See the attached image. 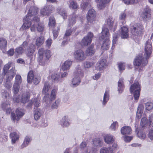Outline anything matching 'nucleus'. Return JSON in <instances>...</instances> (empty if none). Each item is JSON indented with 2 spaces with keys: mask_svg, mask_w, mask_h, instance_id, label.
Listing matches in <instances>:
<instances>
[{
  "mask_svg": "<svg viewBox=\"0 0 153 153\" xmlns=\"http://www.w3.org/2000/svg\"><path fill=\"white\" fill-rule=\"evenodd\" d=\"M27 9H29L27 14L24 18L23 24L20 29L25 30L30 27L32 24V25L30 27V30L32 32H34L36 30V26L38 31L42 32L45 28L44 25L42 22L38 23L39 19L38 17H34L38 12L37 8L30 5L27 6Z\"/></svg>",
  "mask_w": 153,
  "mask_h": 153,
  "instance_id": "f257e3e1",
  "label": "nucleus"
},
{
  "mask_svg": "<svg viewBox=\"0 0 153 153\" xmlns=\"http://www.w3.org/2000/svg\"><path fill=\"white\" fill-rule=\"evenodd\" d=\"M152 42L151 39H148L144 44L145 53L144 57H142L141 55H138L134 62L135 66H139L141 64L145 66L148 63L147 59L150 57L152 52Z\"/></svg>",
  "mask_w": 153,
  "mask_h": 153,
  "instance_id": "f03ea898",
  "label": "nucleus"
},
{
  "mask_svg": "<svg viewBox=\"0 0 153 153\" xmlns=\"http://www.w3.org/2000/svg\"><path fill=\"white\" fill-rule=\"evenodd\" d=\"M52 56L51 52L49 50L39 48L37 53V60L39 64L42 66L48 64L49 59Z\"/></svg>",
  "mask_w": 153,
  "mask_h": 153,
  "instance_id": "7ed1b4c3",
  "label": "nucleus"
},
{
  "mask_svg": "<svg viewBox=\"0 0 153 153\" xmlns=\"http://www.w3.org/2000/svg\"><path fill=\"white\" fill-rule=\"evenodd\" d=\"M16 74V71L14 67H12L11 69L7 72L6 76V81L4 83V86L7 89H10L12 86L11 81Z\"/></svg>",
  "mask_w": 153,
  "mask_h": 153,
  "instance_id": "20e7f679",
  "label": "nucleus"
},
{
  "mask_svg": "<svg viewBox=\"0 0 153 153\" xmlns=\"http://www.w3.org/2000/svg\"><path fill=\"white\" fill-rule=\"evenodd\" d=\"M131 30L132 34L139 36L141 35L144 31L143 25L140 23H132L131 24Z\"/></svg>",
  "mask_w": 153,
  "mask_h": 153,
  "instance_id": "39448f33",
  "label": "nucleus"
},
{
  "mask_svg": "<svg viewBox=\"0 0 153 153\" xmlns=\"http://www.w3.org/2000/svg\"><path fill=\"white\" fill-rule=\"evenodd\" d=\"M130 90L131 93L133 94L134 100H138L141 90V86L139 83L138 82H134L131 85Z\"/></svg>",
  "mask_w": 153,
  "mask_h": 153,
  "instance_id": "423d86ee",
  "label": "nucleus"
},
{
  "mask_svg": "<svg viewBox=\"0 0 153 153\" xmlns=\"http://www.w3.org/2000/svg\"><path fill=\"white\" fill-rule=\"evenodd\" d=\"M57 90V89H52L51 91L49 97V94H46L43 98V102H46V109L48 108V107L50 106V105H49V104L52 101L54 100L55 99Z\"/></svg>",
  "mask_w": 153,
  "mask_h": 153,
  "instance_id": "0eeeda50",
  "label": "nucleus"
},
{
  "mask_svg": "<svg viewBox=\"0 0 153 153\" xmlns=\"http://www.w3.org/2000/svg\"><path fill=\"white\" fill-rule=\"evenodd\" d=\"M74 58L78 62H81L86 59V56L84 51L81 49H79L74 51Z\"/></svg>",
  "mask_w": 153,
  "mask_h": 153,
  "instance_id": "6e6552de",
  "label": "nucleus"
},
{
  "mask_svg": "<svg viewBox=\"0 0 153 153\" xmlns=\"http://www.w3.org/2000/svg\"><path fill=\"white\" fill-rule=\"evenodd\" d=\"M16 113L17 116L14 113H12L11 115V119L13 122H15L16 120H19L25 114V112L24 109L18 108L16 109Z\"/></svg>",
  "mask_w": 153,
  "mask_h": 153,
  "instance_id": "1a4fd4ad",
  "label": "nucleus"
},
{
  "mask_svg": "<svg viewBox=\"0 0 153 153\" xmlns=\"http://www.w3.org/2000/svg\"><path fill=\"white\" fill-rule=\"evenodd\" d=\"M39 77H34L33 72L30 71L28 73L27 76V81L28 83L31 84L32 82L35 85L38 84L40 82Z\"/></svg>",
  "mask_w": 153,
  "mask_h": 153,
  "instance_id": "9d476101",
  "label": "nucleus"
},
{
  "mask_svg": "<svg viewBox=\"0 0 153 153\" xmlns=\"http://www.w3.org/2000/svg\"><path fill=\"white\" fill-rule=\"evenodd\" d=\"M96 13V12L93 9H91L89 10L86 15L88 22L93 23L94 22H95Z\"/></svg>",
  "mask_w": 153,
  "mask_h": 153,
  "instance_id": "9b49d317",
  "label": "nucleus"
},
{
  "mask_svg": "<svg viewBox=\"0 0 153 153\" xmlns=\"http://www.w3.org/2000/svg\"><path fill=\"white\" fill-rule=\"evenodd\" d=\"M94 35L91 32L88 33L87 36H85L82 39L81 42V45L82 46H86L90 44L92 41V38Z\"/></svg>",
  "mask_w": 153,
  "mask_h": 153,
  "instance_id": "f8f14e48",
  "label": "nucleus"
},
{
  "mask_svg": "<svg viewBox=\"0 0 153 153\" xmlns=\"http://www.w3.org/2000/svg\"><path fill=\"white\" fill-rule=\"evenodd\" d=\"M20 88L19 85L13 84V85L12 91L13 93V100L14 102H18L19 101L18 99V93L19 92Z\"/></svg>",
  "mask_w": 153,
  "mask_h": 153,
  "instance_id": "ddd939ff",
  "label": "nucleus"
},
{
  "mask_svg": "<svg viewBox=\"0 0 153 153\" xmlns=\"http://www.w3.org/2000/svg\"><path fill=\"white\" fill-rule=\"evenodd\" d=\"M30 98V95L28 92H25L23 93L21 97L20 95L18 96V99H19V101L18 102H21L23 103H25L27 102Z\"/></svg>",
  "mask_w": 153,
  "mask_h": 153,
  "instance_id": "4468645a",
  "label": "nucleus"
},
{
  "mask_svg": "<svg viewBox=\"0 0 153 153\" xmlns=\"http://www.w3.org/2000/svg\"><path fill=\"white\" fill-rule=\"evenodd\" d=\"M107 61L105 59H102L99 61L96 64V69L99 71H102L107 66Z\"/></svg>",
  "mask_w": 153,
  "mask_h": 153,
  "instance_id": "2eb2a0df",
  "label": "nucleus"
},
{
  "mask_svg": "<svg viewBox=\"0 0 153 153\" xmlns=\"http://www.w3.org/2000/svg\"><path fill=\"white\" fill-rule=\"evenodd\" d=\"M150 12L151 10L149 7L144 9L141 15V16L143 20L147 21L150 18Z\"/></svg>",
  "mask_w": 153,
  "mask_h": 153,
  "instance_id": "dca6fc26",
  "label": "nucleus"
},
{
  "mask_svg": "<svg viewBox=\"0 0 153 153\" xmlns=\"http://www.w3.org/2000/svg\"><path fill=\"white\" fill-rule=\"evenodd\" d=\"M109 36L110 34L108 29L105 27H103L101 36L99 37L100 39V40L103 39L106 40L107 39H109Z\"/></svg>",
  "mask_w": 153,
  "mask_h": 153,
  "instance_id": "f3484780",
  "label": "nucleus"
},
{
  "mask_svg": "<svg viewBox=\"0 0 153 153\" xmlns=\"http://www.w3.org/2000/svg\"><path fill=\"white\" fill-rule=\"evenodd\" d=\"M35 45L32 44L26 51L27 55L30 58V61L33 59V54L35 51Z\"/></svg>",
  "mask_w": 153,
  "mask_h": 153,
  "instance_id": "a211bd4d",
  "label": "nucleus"
},
{
  "mask_svg": "<svg viewBox=\"0 0 153 153\" xmlns=\"http://www.w3.org/2000/svg\"><path fill=\"white\" fill-rule=\"evenodd\" d=\"M52 9L53 7L51 6H45L41 10L40 13L43 16H48L52 10Z\"/></svg>",
  "mask_w": 153,
  "mask_h": 153,
  "instance_id": "6ab92c4d",
  "label": "nucleus"
},
{
  "mask_svg": "<svg viewBox=\"0 0 153 153\" xmlns=\"http://www.w3.org/2000/svg\"><path fill=\"white\" fill-rule=\"evenodd\" d=\"M110 0H96L97 3V6L99 9L104 8Z\"/></svg>",
  "mask_w": 153,
  "mask_h": 153,
  "instance_id": "aec40b11",
  "label": "nucleus"
},
{
  "mask_svg": "<svg viewBox=\"0 0 153 153\" xmlns=\"http://www.w3.org/2000/svg\"><path fill=\"white\" fill-rule=\"evenodd\" d=\"M84 72L81 69V66L79 65L77 66L74 72V76L76 77L82 78L84 76Z\"/></svg>",
  "mask_w": 153,
  "mask_h": 153,
  "instance_id": "412c9836",
  "label": "nucleus"
},
{
  "mask_svg": "<svg viewBox=\"0 0 153 153\" xmlns=\"http://www.w3.org/2000/svg\"><path fill=\"white\" fill-rule=\"evenodd\" d=\"M121 36L122 38H127L128 36V29L126 26L122 27L120 28Z\"/></svg>",
  "mask_w": 153,
  "mask_h": 153,
  "instance_id": "4be33fe9",
  "label": "nucleus"
},
{
  "mask_svg": "<svg viewBox=\"0 0 153 153\" xmlns=\"http://www.w3.org/2000/svg\"><path fill=\"white\" fill-rule=\"evenodd\" d=\"M95 50L93 44L88 47L85 51L86 56H91L94 55L95 53Z\"/></svg>",
  "mask_w": 153,
  "mask_h": 153,
  "instance_id": "5701e85b",
  "label": "nucleus"
},
{
  "mask_svg": "<svg viewBox=\"0 0 153 153\" xmlns=\"http://www.w3.org/2000/svg\"><path fill=\"white\" fill-rule=\"evenodd\" d=\"M82 78L74 76L72 80L71 86L72 87H75L78 86L81 82V79Z\"/></svg>",
  "mask_w": 153,
  "mask_h": 153,
  "instance_id": "b1692460",
  "label": "nucleus"
},
{
  "mask_svg": "<svg viewBox=\"0 0 153 153\" xmlns=\"http://www.w3.org/2000/svg\"><path fill=\"white\" fill-rule=\"evenodd\" d=\"M109 92L108 90L107 89L104 94L103 99L102 102V104L103 106H105L109 99Z\"/></svg>",
  "mask_w": 153,
  "mask_h": 153,
  "instance_id": "393cba45",
  "label": "nucleus"
},
{
  "mask_svg": "<svg viewBox=\"0 0 153 153\" xmlns=\"http://www.w3.org/2000/svg\"><path fill=\"white\" fill-rule=\"evenodd\" d=\"M121 133L123 135L129 134L132 132L131 128L128 126H125L122 128L121 129Z\"/></svg>",
  "mask_w": 153,
  "mask_h": 153,
  "instance_id": "a878e982",
  "label": "nucleus"
},
{
  "mask_svg": "<svg viewBox=\"0 0 153 153\" xmlns=\"http://www.w3.org/2000/svg\"><path fill=\"white\" fill-rule=\"evenodd\" d=\"M42 114L41 110L39 108H36L34 111V117L36 120H39Z\"/></svg>",
  "mask_w": 153,
  "mask_h": 153,
  "instance_id": "bb28decb",
  "label": "nucleus"
},
{
  "mask_svg": "<svg viewBox=\"0 0 153 153\" xmlns=\"http://www.w3.org/2000/svg\"><path fill=\"white\" fill-rule=\"evenodd\" d=\"M10 137L11 139L12 144H14L19 140V136L16 132H13L10 134Z\"/></svg>",
  "mask_w": 153,
  "mask_h": 153,
  "instance_id": "cd10ccee",
  "label": "nucleus"
},
{
  "mask_svg": "<svg viewBox=\"0 0 153 153\" xmlns=\"http://www.w3.org/2000/svg\"><path fill=\"white\" fill-rule=\"evenodd\" d=\"M51 78L56 83L61 82L62 81L60 78V74L59 73H53L51 76Z\"/></svg>",
  "mask_w": 153,
  "mask_h": 153,
  "instance_id": "c85d7f7f",
  "label": "nucleus"
},
{
  "mask_svg": "<svg viewBox=\"0 0 153 153\" xmlns=\"http://www.w3.org/2000/svg\"><path fill=\"white\" fill-rule=\"evenodd\" d=\"M110 41L109 39H107L106 40L104 39L101 45V49L104 50H106L108 49L109 47L110 44Z\"/></svg>",
  "mask_w": 153,
  "mask_h": 153,
  "instance_id": "c756f323",
  "label": "nucleus"
},
{
  "mask_svg": "<svg viewBox=\"0 0 153 153\" xmlns=\"http://www.w3.org/2000/svg\"><path fill=\"white\" fill-rule=\"evenodd\" d=\"M144 109V107L142 105H139L137 109L136 117L137 119H140L141 117L142 114L143 113Z\"/></svg>",
  "mask_w": 153,
  "mask_h": 153,
  "instance_id": "7c9ffc66",
  "label": "nucleus"
},
{
  "mask_svg": "<svg viewBox=\"0 0 153 153\" xmlns=\"http://www.w3.org/2000/svg\"><path fill=\"white\" fill-rule=\"evenodd\" d=\"M105 142L107 144H110L114 141V138L113 136L109 134H107L104 137Z\"/></svg>",
  "mask_w": 153,
  "mask_h": 153,
  "instance_id": "2f4dec72",
  "label": "nucleus"
},
{
  "mask_svg": "<svg viewBox=\"0 0 153 153\" xmlns=\"http://www.w3.org/2000/svg\"><path fill=\"white\" fill-rule=\"evenodd\" d=\"M124 88L123 79L121 78L119 79L118 83V91L119 93H122Z\"/></svg>",
  "mask_w": 153,
  "mask_h": 153,
  "instance_id": "473e14b6",
  "label": "nucleus"
},
{
  "mask_svg": "<svg viewBox=\"0 0 153 153\" xmlns=\"http://www.w3.org/2000/svg\"><path fill=\"white\" fill-rule=\"evenodd\" d=\"M93 144L94 146L97 147H100L102 146V143L101 140L99 138H97L93 140Z\"/></svg>",
  "mask_w": 153,
  "mask_h": 153,
  "instance_id": "72a5a7b5",
  "label": "nucleus"
},
{
  "mask_svg": "<svg viewBox=\"0 0 153 153\" xmlns=\"http://www.w3.org/2000/svg\"><path fill=\"white\" fill-rule=\"evenodd\" d=\"M72 63V62L69 60L65 61L62 65V68L64 71L68 70L70 68Z\"/></svg>",
  "mask_w": 153,
  "mask_h": 153,
  "instance_id": "f704fd0d",
  "label": "nucleus"
},
{
  "mask_svg": "<svg viewBox=\"0 0 153 153\" xmlns=\"http://www.w3.org/2000/svg\"><path fill=\"white\" fill-rule=\"evenodd\" d=\"M60 124L62 126H68L69 125L70 123L68 117L66 116H64L63 117L61 120V122Z\"/></svg>",
  "mask_w": 153,
  "mask_h": 153,
  "instance_id": "c9c22d12",
  "label": "nucleus"
},
{
  "mask_svg": "<svg viewBox=\"0 0 153 153\" xmlns=\"http://www.w3.org/2000/svg\"><path fill=\"white\" fill-rule=\"evenodd\" d=\"M114 151L111 147H104L100 149V153H114Z\"/></svg>",
  "mask_w": 153,
  "mask_h": 153,
  "instance_id": "e433bc0d",
  "label": "nucleus"
},
{
  "mask_svg": "<svg viewBox=\"0 0 153 153\" xmlns=\"http://www.w3.org/2000/svg\"><path fill=\"white\" fill-rule=\"evenodd\" d=\"M129 13H127L125 11L122 12L119 15V19L120 20L123 21V23L124 22L127 16H128Z\"/></svg>",
  "mask_w": 153,
  "mask_h": 153,
  "instance_id": "4c0bfd02",
  "label": "nucleus"
},
{
  "mask_svg": "<svg viewBox=\"0 0 153 153\" xmlns=\"http://www.w3.org/2000/svg\"><path fill=\"white\" fill-rule=\"evenodd\" d=\"M31 140V138L28 136H26L22 144L21 147L22 148H23L27 146L29 144Z\"/></svg>",
  "mask_w": 153,
  "mask_h": 153,
  "instance_id": "58836bf2",
  "label": "nucleus"
},
{
  "mask_svg": "<svg viewBox=\"0 0 153 153\" xmlns=\"http://www.w3.org/2000/svg\"><path fill=\"white\" fill-rule=\"evenodd\" d=\"M68 4L69 7L71 9H77L78 7L76 2L73 0H71L69 1Z\"/></svg>",
  "mask_w": 153,
  "mask_h": 153,
  "instance_id": "ea45409f",
  "label": "nucleus"
},
{
  "mask_svg": "<svg viewBox=\"0 0 153 153\" xmlns=\"http://www.w3.org/2000/svg\"><path fill=\"white\" fill-rule=\"evenodd\" d=\"M41 99L39 98H35L32 100V103L35 107H37L40 106L41 105Z\"/></svg>",
  "mask_w": 153,
  "mask_h": 153,
  "instance_id": "a19ab883",
  "label": "nucleus"
},
{
  "mask_svg": "<svg viewBox=\"0 0 153 153\" xmlns=\"http://www.w3.org/2000/svg\"><path fill=\"white\" fill-rule=\"evenodd\" d=\"M7 41L6 40L3 38H0V48L3 49L7 46Z\"/></svg>",
  "mask_w": 153,
  "mask_h": 153,
  "instance_id": "79ce46f5",
  "label": "nucleus"
},
{
  "mask_svg": "<svg viewBox=\"0 0 153 153\" xmlns=\"http://www.w3.org/2000/svg\"><path fill=\"white\" fill-rule=\"evenodd\" d=\"M12 63L11 62H9L8 63L6 64L4 67L3 69V74L4 75H5L6 76V74L7 72L10 70L8 71Z\"/></svg>",
  "mask_w": 153,
  "mask_h": 153,
  "instance_id": "37998d69",
  "label": "nucleus"
},
{
  "mask_svg": "<svg viewBox=\"0 0 153 153\" xmlns=\"http://www.w3.org/2000/svg\"><path fill=\"white\" fill-rule=\"evenodd\" d=\"M136 132L137 133V136L142 140L144 139L146 137V134L144 132H143L141 131H138V129L137 128L136 129Z\"/></svg>",
  "mask_w": 153,
  "mask_h": 153,
  "instance_id": "c03bdc74",
  "label": "nucleus"
},
{
  "mask_svg": "<svg viewBox=\"0 0 153 153\" xmlns=\"http://www.w3.org/2000/svg\"><path fill=\"white\" fill-rule=\"evenodd\" d=\"M69 24L70 26L73 25L75 24L76 22V17L74 15H73L70 16L68 19Z\"/></svg>",
  "mask_w": 153,
  "mask_h": 153,
  "instance_id": "a18cd8bd",
  "label": "nucleus"
},
{
  "mask_svg": "<svg viewBox=\"0 0 153 153\" xmlns=\"http://www.w3.org/2000/svg\"><path fill=\"white\" fill-rule=\"evenodd\" d=\"M24 51V49L20 46L15 49V53L16 55H19L22 54Z\"/></svg>",
  "mask_w": 153,
  "mask_h": 153,
  "instance_id": "49530a36",
  "label": "nucleus"
},
{
  "mask_svg": "<svg viewBox=\"0 0 153 153\" xmlns=\"http://www.w3.org/2000/svg\"><path fill=\"white\" fill-rule=\"evenodd\" d=\"M148 123V120L147 117H143L141 120L140 125V126L143 128H144L147 126Z\"/></svg>",
  "mask_w": 153,
  "mask_h": 153,
  "instance_id": "de8ad7c7",
  "label": "nucleus"
},
{
  "mask_svg": "<svg viewBox=\"0 0 153 153\" xmlns=\"http://www.w3.org/2000/svg\"><path fill=\"white\" fill-rule=\"evenodd\" d=\"M50 86L49 82H45L44 87L42 89V93L43 94H46L48 92L50 88Z\"/></svg>",
  "mask_w": 153,
  "mask_h": 153,
  "instance_id": "09e8293b",
  "label": "nucleus"
},
{
  "mask_svg": "<svg viewBox=\"0 0 153 153\" xmlns=\"http://www.w3.org/2000/svg\"><path fill=\"white\" fill-rule=\"evenodd\" d=\"M44 42V37L41 36L37 38L35 44L37 46H41Z\"/></svg>",
  "mask_w": 153,
  "mask_h": 153,
  "instance_id": "8fccbe9b",
  "label": "nucleus"
},
{
  "mask_svg": "<svg viewBox=\"0 0 153 153\" xmlns=\"http://www.w3.org/2000/svg\"><path fill=\"white\" fill-rule=\"evenodd\" d=\"M106 22L109 27L110 29L112 27L114 23V19L112 16H109L106 20Z\"/></svg>",
  "mask_w": 153,
  "mask_h": 153,
  "instance_id": "3c124183",
  "label": "nucleus"
},
{
  "mask_svg": "<svg viewBox=\"0 0 153 153\" xmlns=\"http://www.w3.org/2000/svg\"><path fill=\"white\" fill-rule=\"evenodd\" d=\"M22 82V79L21 76L19 75H16L15 78V82L14 84L20 85Z\"/></svg>",
  "mask_w": 153,
  "mask_h": 153,
  "instance_id": "603ef678",
  "label": "nucleus"
},
{
  "mask_svg": "<svg viewBox=\"0 0 153 153\" xmlns=\"http://www.w3.org/2000/svg\"><path fill=\"white\" fill-rule=\"evenodd\" d=\"M55 20L54 17L51 16L49 19L48 25L50 27H52L55 25Z\"/></svg>",
  "mask_w": 153,
  "mask_h": 153,
  "instance_id": "864d4df0",
  "label": "nucleus"
},
{
  "mask_svg": "<svg viewBox=\"0 0 153 153\" xmlns=\"http://www.w3.org/2000/svg\"><path fill=\"white\" fill-rule=\"evenodd\" d=\"M81 6L83 10H84L90 8L91 7V4L89 3L85 2L82 3L81 5Z\"/></svg>",
  "mask_w": 153,
  "mask_h": 153,
  "instance_id": "5fc2aeb1",
  "label": "nucleus"
},
{
  "mask_svg": "<svg viewBox=\"0 0 153 153\" xmlns=\"http://www.w3.org/2000/svg\"><path fill=\"white\" fill-rule=\"evenodd\" d=\"M94 64V63L93 62H89L88 61H85L83 63L84 67L85 68H88L91 67Z\"/></svg>",
  "mask_w": 153,
  "mask_h": 153,
  "instance_id": "6e6d98bb",
  "label": "nucleus"
},
{
  "mask_svg": "<svg viewBox=\"0 0 153 153\" xmlns=\"http://www.w3.org/2000/svg\"><path fill=\"white\" fill-rule=\"evenodd\" d=\"M118 68L119 70L122 72L126 68V64L124 62H120L118 63Z\"/></svg>",
  "mask_w": 153,
  "mask_h": 153,
  "instance_id": "4d7b16f0",
  "label": "nucleus"
},
{
  "mask_svg": "<svg viewBox=\"0 0 153 153\" xmlns=\"http://www.w3.org/2000/svg\"><path fill=\"white\" fill-rule=\"evenodd\" d=\"M124 3L126 4H132L137 3L139 0H122Z\"/></svg>",
  "mask_w": 153,
  "mask_h": 153,
  "instance_id": "13d9d810",
  "label": "nucleus"
},
{
  "mask_svg": "<svg viewBox=\"0 0 153 153\" xmlns=\"http://www.w3.org/2000/svg\"><path fill=\"white\" fill-rule=\"evenodd\" d=\"M48 125V121L46 119H42V120L40 123V126L42 127L45 128Z\"/></svg>",
  "mask_w": 153,
  "mask_h": 153,
  "instance_id": "bf43d9fd",
  "label": "nucleus"
},
{
  "mask_svg": "<svg viewBox=\"0 0 153 153\" xmlns=\"http://www.w3.org/2000/svg\"><path fill=\"white\" fill-rule=\"evenodd\" d=\"M72 31L71 29H69L67 30L66 31L65 34L63 39L65 40L68 39V36H69L71 34Z\"/></svg>",
  "mask_w": 153,
  "mask_h": 153,
  "instance_id": "052dcab7",
  "label": "nucleus"
},
{
  "mask_svg": "<svg viewBox=\"0 0 153 153\" xmlns=\"http://www.w3.org/2000/svg\"><path fill=\"white\" fill-rule=\"evenodd\" d=\"M118 34L117 33H115L113 35V39L112 40V46L111 47L112 49H113L114 48L115 44H116V42L117 40Z\"/></svg>",
  "mask_w": 153,
  "mask_h": 153,
  "instance_id": "680f3d73",
  "label": "nucleus"
},
{
  "mask_svg": "<svg viewBox=\"0 0 153 153\" xmlns=\"http://www.w3.org/2000/svg\"><path fill=\"white\" fill-rule=\"evenodd\" d=\"M58 12L60 15L62 16L63 19H65L67 18V14L65 10L61 9L58 11Z\"/></svg>",
  "mask_w": 153,
  "mask_h": 153,
  "instance_id": "e2e57ef3",
  "label": "nucleus"
},
{
  "mask_svg": "<svg viewBox=\"0 0 153 153\" xmlns=\"http://www.w3.org/2000/svg\"><path fill=\"white\" fill-rule=\"evenodd\" d=\"M145 106L146 110L149 111L153 108V103L151 102H147L146 103Z\"/></svg>",
  "mask_w": 153,
  "mask_h": 153,
  "instance_id": "0e129e2a",
  "label": "nucleus"
},
{
  "mask_svg": "<svg viewBox=\"0 0 153 153\" xmlns=\"http://www.w3.org/2000/svg\"><path fill=\"white\" fill-rule=\"evenodd\" d=\"M60 101L58 99L56 100L54 102L51 106V108L53 109H57L59 104Z\"/></svg>",
  "mask_w": 153,
  "mask_h": 153,
  "instance_id": "69168bd1",
  "label": "nucleus"
},
{
  "mask_svg": "<svg viewBox=\"0 0 153 153\" xmlns=\"http://www.w3.org/2000/svg\"><path fill=\"white\" fill-rule=\"evenodd\" d=\"M53 42V41L51 38H49L45 41V46L48 48H50L51 44Z\"/></svg>",
  "mask_w": 153,
  "mask_h": 153,
  "instance_id": "338daca9",
  "label": "nucleus"
},
{
  "mask_svg": "<svg viewBox=\"0 0 153 153\" xmlns=\"http://www.w3.org/2000/svg\"><path fill=\"white\" fill-rule=\"evenodd\" d=\"M96 150V149L93 148H92L91 150H90L89 147L88 146L86 151L83 153H95Z\"/></svg>",
  "mask_w": 153,
  "mask_h": 153,
  "instance_id": "774afa93",
  "label": "nucleus"
}]
</instances>
